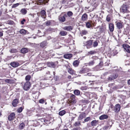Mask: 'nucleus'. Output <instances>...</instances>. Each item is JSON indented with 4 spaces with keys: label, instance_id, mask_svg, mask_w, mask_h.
<instances>
[{
    "label": "nucleus",
    "instance_id": "nucleus-23",
    "mask_svg": "<svg viewBox=\"0 0 130 130\" xmlns=\"http://www.w3.org/2000/svg\"><path fill=\"white\" fill-rule=\"evenodd\" d=\"M72 55L71 54H67L64 55V57L68 59L72 57Z\"/></svg>",
    "mask_w": 130,
    "mask_h": 130
},
{
    "label": "nucleus",
    "instance_id": "nucleus-41",
    "mask_svg": "<svg viewBox=\"0 0 130 130\" xmlns=\"http://www.w3.org/2000/svg\"><path fill=\"white\" fill-rule=\"evenodd\" d=\"M31 76L29 75H27L25 77V80L27 81H29L30 79Z\"/></svg>",
    "mask_w": 130,
    "mask_h": 130
},
{
    "label": "nucleus",
    "instance_id": "nucleus-63",
    "mask_svg": "<svg viewBox=\"0 0 130 130\" xmlns=\"http://www.w3.org/2000/svg\"><path fill=\"white\" fill-rule=\"evenodd\" d=\"M128 84L130 85V79L128 81Z\"/></svg>",
    "mask_w": 130,
    "mask_h": 130
},
{
    "label": "nucleus",
    "instance_id": "nucleus-62",
    "mask_svg": "<svg viewBox=\"0 0 130 130\" xmlns=\"http://www.w3.org/2000/svg\"><path fill=\"white\" fill-rule=\"evenodd\" d=\"M2 14V11H0V17L1 16Z\"/></svg>",
    "mask_w": 130,
    "mask_h": 130
},
{
    "label": "nucleus",
    "instance_id": "nucleus-5",
    "mask_svg": "<svg viewBox=\"0 0 130 130\" xmlns=\"http://www.w3.org/2000/svg\"><path fill=\"white\" fill-rule=\"evenodd\" d=\"M67 15L66 14H64L63 16L61 15H60L58 17L59 20L61 22H64L66 20L65 17Z\"/></svg>",
    "mask_w": 130,
    "mask_h": 130
},
{
    "label": "nucleus",
    "instance_id": "nucleus-45",
    "mask_svg": "<svg viewBox=\"0 0 130 130\" xmlns=\"http://www.w3.org/2000/svg\"><path fill=\"white\" fill-rule=\"evenodd\" d=\"M19 5V4L18 3L14 4L11 7L12 8H15L18 6Z\"/></svg>",
    "mask_w": 130,
    "mask_h": 130
},
{
    "label": "nucleus",
    "instance_id": "nucleus-46",
    "mask_svg": "<svg viewBox=\"0 0 130 130\" xmlns=\"http://www.w3.org/2000/svg\"><path fill=\"white\" fill-rule=\"evenodd\" d=\"M80 89L83 90H85L87 89V87L86 86H82L80 87Z\"/></svg>",
    "mask_w": 130,
    "mask_h": 130
},
{
    "label": "nucleus",
    "instance_id": "nucleus-15",
    "mask_svg": "<svg viewBox=\"0 0 130 130\" xmlns=\"http://www.w3.org/2000/svg\"><path fill=\"white\" fill-rule=\"evenodd\" d=\"M47 65L48 67L53 68H54L55 67V65L52 62H47Z\"/></svg>",
    "mask_w": 130,
    "mask_h": 130
},
{
    "label": "nucleus",
    "instance_id": "nucleus-33",
    "mask_svg": "<svg viewBox=\"0 0 130 130\" xmlns=\"http://www.w3.org/2000/svg\"><path fill=\"white\" fill-rule=\"evenodd\" d=\"M21 12L22 14H25L27 13V10L25 8L22 9L21 10Z\"/></svg>",
    "mask_w": 130,
    "mask_h": 130
},
{
    "label": "nucleus",
    "instance_id": "nucleus-26",
    "mask_svg": "<svg viewBox=\"0 0 130 130\" xmlns=\"http://www.w3.org/2000/svg\"><path fill=\"white\" fill-rule=\"evenodd\" d=\"M45 13V11L44 10H42L40 12L41 15L43 18H44L46 16Z\"/></svg>",
    "mask_w": 130,
    "mask_h": 130
},
{
    "label": "nucleus",
    "instance_id": "nucleus-9",
    "mask_svg": "<svg viewBox=\"0 0 130 130\" xmlns=\"http://www.w3.org/2000/svg\"><path fill=\"white\" fill-rule=\"evenodd\" d=\"M10 64L12 67L14 68L17 67L20 65L19 63L17 61L12 62Z\"/></svg>",
    "mask_w": 130,
    "mask_h": 130
},
{
    "label": "nucleus",
    "instance_id": "nucleus-17",
    "mask_svg": "<svg viewBox=\"0 0 130 130\" xmlns=\"http://www.w3.org/2000/svg\"><path fill=\"white\" fill-rule=\"evenodd\" d=\"M75 96L73 94H71L70 96V98L71 99V101L73 103L76 102V100L75 98Z\"/></svg>",
    "mask_w": 130,
    "mask_h": 130
},
{
    "label": "nucleus",
    "instance_id": "nucleus-22",
    "mask_svg": "<svg viewBox=\"0 0 130 130\" xmlns=\"http://www.w3.org/2000/svg\"><path fill=\"white\" fill-rule=\"evenodd\" d=\"M108 117V116L106 115H103L100 117L99 119L100 120H103L107 119Z\"/></svg>",
    "mask_w": 130,
    "mask_h": 130
},
{
    "label": "nucleus",
    "instance_id": "nucleus-29",
    "mask_svg": "<svg viewBox=\"0 0 130 130\" xmlns=\"http://www.w3.org/2000/svg\"><path fill=\"white\" fill-rule=\"evenodd\" d=\"M74 94L77 96L79 95L80 94V91L78 90H76L74 91Z\"/></svg>",
    "mask_w": 130,
    "mask_h": 130
},
{
    "label": "nucleus",
    "instance_id": "nucleus-57",
    "mask_svg": "<svg viewBox=\"0 0 130 130\" xmlns=\"http://www.w3.org/2000/svg\"><path fill=\"white\" fill-rule=\"evenodd\" d=\"M3 33L1 32H0V37H2L3 36Z\"/></svg>",
    "mask_w": 130,
    "mask_h": 130
},
{
    "label": "nucleus",
    "instance_id": "nucleus-36",
    "mask_svg": "<svg viewBox=\"0 0 130 130\" xmlns=\"http://www.w3.org/2000/svg\"><path fill=\"white\" fill-rule=\"evenodd\" d=\"M19 32L20 34H25L26 32V31L24 29H22L20 30Z\"/></svg>",
    "mask_w": 130,
    "mask_h": 130
},
{
    "label": "nucleus",
    "instance_id": "nucleus-8",
    "mask_svg": "<svg viewBox=\"0 0 130 130\" xmlns=\"http://www.w3.org/2000/svg\"><path fill=\"white\" fill-rule=\"evenodd\" d=\"M86 117V113L84 112H82L79 115L78 120H82L84 118Z\"/></svg>",
    "mask_w": 130,
    "mask_h": 130
},
{
    "label": "nucleus",
    "instance_id": "nucleus-39",
    "mask_svg": "<svg viewBox=\"0 0 130 130\" xmlns=\"http://www.w3.org/2000/svg\"><path fill=\"white\" fill-rule=\"evenodd\" d=\"M94 60L91 61L88 63V65L89 66H91L94 64Z\"/></svg>",
    "mask_w": 130,
    "mask_h": 130
},
{
    "label": "nucleus",
    "instance_id": "nucleus-18",
    "mask_svg": "<svg viewBox=\"0 0 130 130\" xmlns=\"http://www.w3.org/2000/svg\"><path fill=\"white\" fill-rule=\"evenodd\" d=\"M18 100L16 99H14L13 101L12 104L13 106L14 107L16 106L18 104Z\"/></svg>",
    "mask_w": 130,
    "mask_h": 130
},
{
    "label": "nucleus",
    "instance_id": "nucleus-53",
    "mask_svg": "<svg viewBox=\"0 0 130 130\" xmlns=\"http://www.w3.org/2000/svg\"><path fill=\"white\" fill-rule=\"evenodd\" d=\"M106 20L108 22H109L110 20V17L108 16H107L106 17Z\"/></svg>",
    "mask_w": 130,
    "mask_h": 130
},
{
    "label": "nucleus",
    "instance_id": "nucleus-21",
    "mask_svg": "<svg viewBox=\"0 0 130 130\" xmlns=\"http://www.w3.org/2000/svg\"><path fill=\"white\" fill-rule=\"evenodd\" d=\"M88 34V32L86 30H83L81 31L80 34L82 36L83 35H85Z\"/></svg>",
    "mask_w": 130,
    "mask_h": 130
},
{
    "label": "nucleus",
    "instance_id": "nucleus-16",
    "mask_svg": "<svg viewBox=\"0 0 130 130\" xmlns=\"http://www.w3.org/2000/svg\"><path fill=\"white\" fill-rule=\"evenodd\" d=\"M109 28L110 31L113 32L114 30V26L112 23H110L109 25Z\"/></svg>",
    "mask_w": 130,
    "mask_h": 130
},
{
    "label": "nucleus",
    "instance_id": "nucleus-30",
    "mask_svg": "<svg viewBox=\"0 0 130 130\" xmlns=\"http://www.w3.org/2000/svg\"><path fill=\"white\" fill-rule=\"evenodd\" d=\"M80 124V122L78 121L76 122L73 125V126L75 127L78 126H79Z\"/></svg>",
    "mask_w": 130,
    "mask_h": 130
},
{
    "label": "nucleus",
    "instance_id": "nucleus-19",
    "mask_svg": "<svg viewBox=\"0 0 130 130\" xmlns=\"http://www.w3.org/2000/svg\"><path fill=\"white\" fill-rule=\"evenodd\" d=\"M67 70L68 72L71 74L73 75L75 74V71L71 68H68Z\"/></svg>",
    "mask_w": 130,
    "mask_h": 130
},
{
    "label": "nucleus",
    "instance_id": "nucleus-28",
    "mask_svg": "<svg viewBox=\"0 0 130 130\" xmlns=\"http://www.w3.org/2000/svg\"><path fill=\"white\" fill-rule=\"evenodd\" d=\"M37 2L40 3H43L45 4L47 2V0H36Z\"/></svg>",
    "mask_w": 130,
    "mask_h": 130
},
{
    "label": "nucleus",
    "instance_id": "nucleus-49",
    "mask_svg": "<svg viewBox=\"0 0 130 130\" xmlns=\"http://www.w3.org/2000/svg\"><path fill=\"white\" fill-rule=\"evenodd\" d=\"M90 118L89 117H88L86 118L84 120V122H88L89 120H90Z\"/></svg>",
    "mask_w": 130,
    "mask_h": 130
},
{
    "label": "nucleus",
    "instance_id": "nucleus-25",
    "mask_svg": "<svg viewBox=\"0 0 130 130\" xmlns=\"http://www.w3.org/2000/svg\"><path fill=\"white\" fill-rule=\"evenodd\" d=\"M47 43L46 41H44L41 43L40 44V46L42 47H45L47 45Z\"/></svg>",
    "mask_w": 130,
    "mask_h": 130
},
{
    "label": "nucleus",
    "instance_id": "nucleus-32",
    "mask_svg": "<svg viewBox=\"0 0 130 130\" xmlns=\"http://www.w3.org/2000/svg\"><path fill=\"white\" fill-rule=\"evenodd\" d=\"M60 34L62 36H64L67 34L66 31H61L60 32Z\"/></svg>",
    "mask_w": 130,
    "mask_h": 130
},
{
    "label": "nucleus",
    "instance_id": "nucleus-50",
    "mask_svg": "<svg viewBox=\"0 0 130 130\" xmlns=\"http://www.w3.org/2000/svg\"><path fill=\"white\" fill-rule=\"evenodd\" d=\"M39 103H41L43 104L44 103V101L43 99H41L39 101Z\"/></svg>",
    "mask_w": 130,
    "mask_h": 130
},
{
    "label": "nucleus",
    "instance_id": "nucleus-47",
    "mask_svg": "<svg viewBox=\"0 0 130 130\" xmlns=\"http://www.w3.org/2000/svg\"><path fill=\"white\" fill-rule=\"evenodd\" d=\"M86 25L87 27L88 28H90L91 26V23L89 22H87L86 23Z\"/></svg>",
    "mask_w": 130,
    "mask_h": 130
},
{
    "label": "nucleus",
    "instance_id": "nucleus-64",
    "mask_svg": "<svg viewBox=\"0 0 130 130\" xmlns=\"http://www.w3.org/2000/svg\"><path fill=\"white\" fill-rule=\"evenodd\" d=\"M102 28H101L100 27V31L101 32V30L102 29Z\"/></svg>",
    "mask_w": 130,
    "mask_h": 130
},
{
    "label": "nucleus",
    "instance_id": "nucleus-56",
    "mask_svg": "<svg viewBox=\"0 0 130 130\" xmlns=\"http://www.w3.org/2000/svg\"><path fill=\"white\" fill-rule=\"evenodd\" d=\"M103 63L102 62H101L99 63V65L100 66H102L103 65Z\"/></svg>",
    "mask_w": 130,
    "mask_h": 130
},
{
    "label": "nucleus",
    "instance_id": "nucleus-10",
    "mask_svg": "<svg viewBox=\"0 0 130 130\" xmlns=\"http://www.w3.org/2000/svg\"><path fill=\"white\" fill-rule=\"evenodd\" d=\"M118 76V75L117 74H114L112 75H110L108 78V79L109 80H112L116 78Z\"/></svg>",
    "mask_w": 130,
    "mask_h": 130
},
{
    "label": "nucleus",
    "instance_id": "nucleus-12",
    "mask_svg": "<svg viewBox=\"0 0 130 130\" xmlns=\"http://www.w3.org/2000/svg\"><path fill=\"white\" fill-rule=\"evenodd\" d=\"M20 51L21 53L23 54H24L28 52V49L27 48H23L21 49Z\"/></svg>",
    "mask_w": 130,
    "mask_h": 130
},
{
    "label": "nucleus",
    "instance_id": "nucleus-48",
    "mask_svg": "<svg viewBox=\"0 0 130 130\" xmlns=\"http://www.w3.org/2000/svg\"><path fill=\"white\" fill-rule=\"evenodd\" d=\"M81 129L80 127H77L73 128L72 130H80Z\"/></svg>",
    "mask_w": 130,
    "mask_h": 130
},
{
    "label": "nucleus",
    "instance_id": "nucleus-1",
    "mask_svg": "<svg viewBox=\"0 0 130 130\" xmlns=\"http://www.w3.org/2000/svg\"><path fill=\"white\" fill-rule=\"evenodd\" d=\"M110 107L116 113H118L119 112L121 108L119 104L116 105L114 107H113V105H111Z\"/></svg>",
    "mask_w": 130,
    "mask_h": 130
},
{
    "label": "nucleus",
    "instance_id": "nucleus-60",
    "mask_svg": "<svg viewBox=\"0 0 130 130\" xmlns=\"http://www.w3.org/2000/svg\"><path fill=\"white\" fill-rule=\"evenodd\" d=\"M102 109V107L101 106H100L99 108V109L100 110H101Z\"/></svg>",
    "mask_w": 130,
    "mask_h": 130
},
{
    "label": "nucleus",
    "instance_id": "nucleus-34",
    "mask_svg": "<svg viewBox=\"0 0 130 130\" xmlns=\"http://www.w3.org/2000/svg\"><path fill=\"white\" fill-rule=\"evenodd\" d=\"M10 52L11 53H15L17 52L18 51L16 49L12 48L10 50Z\"/></svg>",
    "mask_w": 130,
    "mask_h": 130
},
{
    "label": "nucleus",
    "instance_id": "nucleus-14",
    "mask_svg": "<svg viewBox=\"0 0 130 130\" xmlns=\"http://www.w3.org/2000/svg\"><path fill=\"white\" fill-rule=\"evenodd\" d=\"M98 123V120H94L92 121L91 122V124L92 126H95L97 125Z\"/></svg>",
    "mask_w": 130,
    "mask_h": 130
},
{
    "label": "nucleus",
    "instance_id": "nucleus-55",
    "mask_svg": "<svg viewBox=\"0 0 130 130\" xmlns=\"http://www.w3.org/2000/svg\"><path fill=\"white\" fill-rule=\"evenodd\" d=\"M91 75V73H87V75H85V76L88 75V76H90Z\"/></svg>",
    "mask_w": 130,
    "mask_h": 130
},
{
    "label": "nucleus",
    "instance_id": "nucleus-37",
    "mask_svg": "<svg viewBox=\"0 0 130 130\" xmlns=\"http://www.w3.org/2000/svg\"><path fill=\"white\" fill-rule=\"evenodd\" d=\"M5 81L7 83L11 84L12 83L13 80L10 79H7L5 80Z\"/></svg>",
    "mask_w": 130,
    "mask_h": 130
},
{
    "label": "nucleus",
    "instance_id": "nucleus-40",
    "mask_svg": "<svg viewBox=\"0 0 130 130\" xmlns=\"http://www.w3.org/2000/svg\"><path fill=\"white\" fill-rule=\"evenodd\" d=\"M111 126H109V125H106L104 126L103 127V128L104 130H106L107 129H109L110 127H111Z\"/></svg>",
    "mask_w": 130,
    "mask_h": 130
},
{
    "label": "nucleus",
    "instance_id": "nucleus-54",
    "mask_svg": "<svg viewBox=\"0 0 130 130\" xmlns=\"http://www.w3.org/2000/svg\"><path fill=\"white\" fill-rule=\"evenodd\" d=\"M12 57V56H8L7 58L6 59L7 60H8L10 59H11Z\"/></svg>",
    "mask_w": 130,
    "mask_h": 130
},
{
    "label": "nucleus",
    "instance_id": "nucleus-24",
    "mask_svg": "<svg viewBox=\"0 0 130 130\" xmlns=\"http://www.w3.org/2000/svg\"><path fill=\"white\" fill-rule=\"evenodd\" d=\"M117 27L119 29H120L122 28L123 25L120 22H118L116 24Z\"/></svg>",
    "mask_w": 130,
    "mask_h": 130
},
{
    "label": "nucleus",
    "instance_id": "nucleus-27",
    "mask_svg": "<svg viewBox=\"0 0 130 130\" xmlns=\"http://www.w3.org/2000/svg\"><path fill=\"white\" fill-rule=\"evenodd\" d=\"M87 18V15L86 14H83L82 17V19L83 21H85Z\"/></svg>",
    "mask_w": 130,
    "mask_h": 130
},
{
    "label": "nucleus",
    "instance_id": "nucleus-43",
    "mask_svg": "<svg viewBox=\"0 0 130 130\" xmlns=\"http://www.w3.org/2000/svg\"><path fill=\"white\" fill-rule=\"evenodd\" d=\"M23 109V108L22 107H21L18 108L17 111V112L18 113H20L22 111Z\"/></svg>",
    "mask_w": 130,
    "mask_h": 130
},
{
    "label": "nucleus",
    "instance_id": "nucleus-42",
    "mask_svg": "<svg viewBox=\"0 0 130 130\" xmlns=\"http://www.w3.org/2000/svg\"><path fill=\"white\" fill-rule=\"evenodd\" d=\"M67 14L68 17H70L72 15L73 13L71 11H69L67 12Z\"/></svg>",
    "mask_w": 130,
    "mask_h": 130
},
{
    "label": "nucleus",
    "instance_id": "nucleus-3",
    "mask_svg": "<svg viewBox=\"0 0 130 130\" xmlns=\"http://www.w3.org/2000/svg\"><path fill=\"white\" fill-rule=\"evenodd\" d=\"M30 87V83L29 82H26L24 84L23 88L25 90H27L29 89Z\"/></svg>",
    "mask_w": 130,
    "mask_h": 130
},
{
    "label": "nucleus",
    "instance_id": "nucleus-35",
    "mask_svg": "<svg viewBox=\"0 0 130 130\" xmlns=\"http://www.w3.org/2000/svg\"><path fill=\"white\" fill-rule=\"evenodd\" d=\"M66 113V111L64 110H63L60 111L59 114V115L61 116H62L64 115Z\"/></svg>",
    "mask_w": 130,
    "mask_h": 130
},
{
    "label": "nucleus",
    "instance_id": "nucleus-52",
    "mask_svg": "<svg viewBox=\"0 0 130 130\" xmlns=\"http://www.w3.org/2000/svg\"><path fill=\"white\" fill-rule=\"evenodd\" d=\"M25 22V19H24L22 21H21V24L22 25H23L24 24V22Z\"/></svg>",
    "mask_w": 130,
    "mask_h": 130
},
{
    "label": "nucleus",
    "instance_id": "nucleus-6",
    "mask_svg": "<svg viewBox=\"0 0 130 130\" xmlns=\"http://www.w3.org/2000/svg\"><path fill=\"white\" fill-rule=\"evenodd\" d=\"M90 71V69L88 68H83L80 70V73H86Z\"/></svg>",
    "mask_w": 130,
    "mask_h": 130
},
{
    "label": "nucleus",
    "instance_id": "nucleus-4",
    "mask_svg": "<svg viewBox=\"0 0 130 130\" xmlns=\"http://www.w3.org/2000/svg\"><path fill=\"white\" fill-rule=\"evenodd\" d=\"M127 5L123 4L120 8V10L124 13L126 12L127 10Z\"/></svg>",
    "mask_w": 130,
    "mask_h": 130
},
{
    "label": "nucleus",
    "instance_id": "nucleus-61",
    "mask_svg": "<svg viewBox=\"0 0 130 130\" xmlns=\"http://www.w3.org/2000/svg\"><path fill=\"white\" fill-rule=\"evenodd\" d=\"M68 78L69 79H70L71 78V76H69L68 77Z\"/></svg>",
    "mask_w": 130,
    "mask_h": 130
},
{
    "label": "nucleus",
    "instance_id": "nucleus-44",
    "mask_svg": "<svg viewBox=\"0 0 130 130\" xmlns=\"http://www.w3.org/2000/svg\"><path fill=\"white\" fill-rule=\"evenodd\" d=\"M98 45V43L96 41H94L93 44V46L94 47L97 46Z\"/></svg>",
    "mask_w": 130,
    "mask_h": 130
},
{
    "label": "nucleus",
    "instance_id": "nucleus-58",
    "mask_svg": "<svg viewBox=\"0 0 130 130\" xmlns=\"http://www.w3.org/2000/svg\"><path fill=\"white\" fill-rule=\"evenodd\" d=\"M46 74H50V72L48 71H47L46 72Z\"/></svg>",
    "mask_w": 130,
    "mask_h": 130
},
{
    "label": "nucleus",
    "instance_id": "nucleus-13",
    "mask_svg": "<svg viewBox=\"0 0 130 130\" xmlns=\"http://www.w3.org/2000/svg\"><path fill=\"white\" fill-rule=\"evenodd\" d=\"M63 29L67 31H70L72 29V26H65L63 27Z\"/></svg>",
    "mask_w": 130,
    "mask_h": 130
},
{
    "label": "nucleus",
    "instance_id": "nucleus-7",
    "mask_svg": "<svg viewBox=\"0 0 130 130\" xmlns=\"http://www.w3.org/2000/svg\"><path fill=\"white\" fill-rule=\"evenodd\" d=\"M123 46L126 51L128 53H130V46L127 44H124Z\"/></svg>",
    "mask_w": 130,
    "mask_h": 130
},
{
    "label": "nucleus",
    "instance_id": "nucleus-2",
    "mask_svg": "<svg viewBox=\"0 0 130 130\" xmlns=\"http://www.w3.org/2000/svg\"><path fill=\"white\" fill-rule=\"evenodd\" d=\"M84 45L87 48H89L92 46V41L89 40L86 41H84L83 43Z\"/></svg>",
    "mask_w": 130,
    "mask_h": 130
},
{
    "label": "nucleus",
    "instance_id": "nucleus-38",
    "mask_svg": "<svg viewBox=\"0 0 130 130\" xmlns=\"http://www.w3.org/2000/svg\"><path fill=\"white\" fill-rule=\"evenodd\" d=\"M96 53L95 51H91L88 52V54L89 55H92Z\"/></svg>",
    "mask_w": 130,
    "mask_h": 130
},
{
    "label": "nucleus",
    "instance_id": "nucleus-59",
    "mask_svg": "<svg viewBox=\"0 0 130 130\" xmlns=\"http://www.w3.org/2000/svg\"><path fill=\"white\" fill-rule=\"evenodd\" d=\"M51 39V37L50 36H48L47 37V39L48 40H49Z\"/></svg>",
    "mask_w": 130,
    "mask_h": 130
},
{
    "label": "nucleus",
    "instance_id": "nucleus-31",
    "mask_svg": "<svg viewBox=\"0 0 130 130\" xmlns=\"http://www.w3.org/2000/svg\"><path fill=\"white\" fill-rule=\"evenodd\" d=\"M24 126V124L23 123H22L19 125V128L20 129H22L23 128Z\"/></svg>",
    "mask_w": 130,
    "mask_h": 130
},
{
    "label": "nucleus",
    "instance_id": "nucleus-20",
    "mask_svg": "<svg viewBox=\"0 0 130 130\" xmlns=\"http://www.w3.org/2000/svg\"><path fill=\"white\" fill-rule=\"evenodd\" d=\"M79 62L78 60L74 61L73 62V64L75 67H76L78 66L79 65Z\"/></svg>",
    "mask_w": 130,
    "mask_h": 130
},
{
    "label": "nucleus",
    "instance_id": "nucleus-11",
    "mask_svg": "<svg viewBox=\"0 0 130 130\" xmlns=\"http://www.w3.org/2000/svg\"><path fill=\"white\" fill-rule=\"evenodd\" d=\"M15 115L13 112L11 113L9 116L8 119L9 121H11L15 118Z\"/></svg>",
    "mask_w": 130,
    "mask_h": 130
},
{
    "label": "nucleus",
    "instance_id": "nucleus-51",
    "mask_svg": "<svg viewBox=\"0 0 130 130\" xmlns=\"http://www.w3.org/2000/svg\"><path fill=\"white\" fill-rule=\"evenodd\" d=\"M45 23H46V25H47V26L49 25H50L51 24V22H50V21H49L46 22H45Z\"/></svg>",
    "mask_w": 130,
    "mask_h": 130
}]
</instances>
